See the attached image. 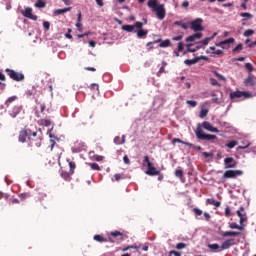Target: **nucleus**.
<instances>
[{"instance_id":"c85d7f7f","label":"nucleus","mask_w":256,"mask_h":256,"mask_svg":"<svg viewBox=\"0 0 256 256\" xmlns=\"http://www.w3.org/2000/svg\"><path fill=\"white\" fill-rule=\"evenodd\" d=\"M213 37L205 38L204 40L199 42V45H209V41H211Z\"/></svg>"},{"instance_id":"72a5a7b5","label":"nucleus","mask_w":256,"mask_h":256,"mask_svg":"<svg viewBox=\"0 0 256 256\" xmlns=\"http://www.w3.org/2000/svg\"><path fill=\"white\" fill-rule=\"evenodd\" d=\"M210 84L213 85V87H219V82L215 78H210Z\"/></svg>"},{"instance_id":"423d86ee","label":"nucleus","mask_w":256,"mask_h":256,"mask_svg":"<svg viewBox=\"0 0 256 256\" xmlns=\"http://www.w3.org/2000/svg\"><path fill=\"white\" fill-rule=\"evenodd\" d=\"M21 13L24 17H27V19H32V21H37L38 19L37 15H33V9L31 7L25 8Z\"/></svg>"},{"instance_id":"0eeeda50","label":"nucleus","mask_w":256,"mask_h":256,"mask_svg":"<svg viewBox=\"0 0 256 256\" xmlns=\"http://www.w3.org/2000/svg\"><path fill=\"white\" fill-rule=\"evenodd\" d=\"M225 169H235L237 167V162L233 159V157H228L224 159Z\"/></svg>"},{"instance_id":"2eb2a0df","label":"nucleus","mask_w":256,"mask_h":256,"mask_svg":"<svg viewBox=\"0 0 256 256\" xmlns=\"http://www.w3.org/2000/svg\"><path fill=\"white\" fill-rule=\"evenodd\" d=\"M245 84L248 87H253V85H255V77L253 75H249L248 78L245 80Z\"/></svg>"},{"instance_id":"ea45409f","label":"nucleus","mask_w":256,"mask_h":256,"mask_svg":"<svg viewBox=\"0 0 256 256\" xmlns=\"http://www.w3.org/2000/svg\"><path fill=\"white\" fill-rule=\"evenodd\" d=\"M214 75L216 77H218V79H221L222 81H227V79L225 78V76L219 74L218 72H214Z\"/></svg>"},{"instance_id":"58836bf2","label":"nucleus","mask_w":256,"mask_h":256,"mask_svg":"<svg viewBox=\"0 0 256 256\" xmlns=\"http://www.w3.org/2000/svg\"><path fill=\"white\" fill-rule=\"evenodd\" d=\"M207 113H209L207 110L202 109L200 112L201 119H204V117H207Z\"/></svg>"},{"instance_id":"39448f33","label":"nucleus","mask_w":256,"mask_h":256,"mask_svg":"<svg viewBox=\"0 0 256 256\" xmlns=\"http://www.w3.org/2000/svg\"><path fill=\"white\" fill-rule=\"evenodd\" d=\"M10 79H13L14 81H23L25 79V76L21 73L16 72L15 70H9L6 69Z\"/></svg>"},{"instance_id":"ddd939ff","label":"nucleus","mask_w":256,"mask_h":256,"mask_svg":"<svg viewBox=\"0 0 256 256\" xmlns=\"http://www.w3.org/2000/svg\"><path fill=\"white\" fill-rule=\"evenodd\" d=\"M241 97H245V92L236 91L230 93V99H241Z\"/></svg>"},{"instance_id":"f3484780","label":"nucleus","mask_w":256,"mask_h":256,"mask_svg":"<svg viewBox=\"0 0 256 256\" xmlns=\"http://www.w3.org/2000/svg\"><path fill=\"white\" fill-rule=\"evenodd\" d=\"M208 248L211 249L212 251H216L217 253L223 251L219 244H210L208 245Z\"/></svg>"},{"instance_id":"79ce46f5","label":"nucleus","mask_w":256,"mask_h":256,"mask_svg":"<svg viewBox=\"0 0 256 256\" xmlns=\"http://www.w3.org/2000/svg\"><path fill=\"white\" fill-rule=\"evenodd\" d=\"M135 27L136 29H139V30L143 29V22H136L134 28Z\"/></svg>"},{"instance_id":"9d476101","label":"nucleus","mask_w":256,"mask_h":256,"mask_svg":"<svg viewBox=\"0 0 256 256\" xmlns=\"http://www.w3.org/2000/svg\"><path fill=\"white\" fill-rule=\"evenodd\" d=\"M233 245H235V239H228L222 243L221 249L223 251L225 249H229V247H233Z\"/></svg>"},{"instance_id":"864d4df0","label":"nucleus","mask_w":256,"mask_h":256,"mask_svg":"<svg viewBox=\"0 0 256 256\" xmlns=\"http://www.w3.org/2000/svg\"><path fill=\"white\" fill-rule=\"evenodd\" d=\"M212 55H223V50H216L212 52Z\"/></svg>"},{"instance_id":"603ef678","label":"nucleus","mask_w":256,"mask_h":256,"mask_svg":"<svg viewBox=\"0 0 256 256\" xmlns=\"http://www.w3.org/2000/svg\"><path fill=\"white\" fill-rule=\"evenodd\" d=\"M123 161H124V163H125L126 165H129V164L131 163V161L129 160V157H127V156H124V157H123Z\"/></svg>"},{"instance_id":"4c0bfd02","label":"nucleus","mask_w":256,"mask_h":256,"mask_svg":"<svg viewBox=\"0 0 256 256\" xmlns=\"http://www.w3.org/2000/svg\"><path fill=\"white\" fill-rule=\"evenodd\" d=\"M43 27L45 31H49V28L51 27V24L48 21L43 22Z\"/></svg>"},{"instance_id":"4d7b16f0","label":"nucleus","mask_w":256,"mask_h":256,"mask_svg":"<svg viewBox=\"0 0 256 256\" xmlns=\"http://www.w3.org/2000/svg\"><path fill=\"white\" fill-rule=\"evenodd\" d=\"M202 155L204 156V157H213V153H209V152H203L202 153Z\"/></svg>"},{"instance_id":"49530a36","label":"nucleus","mask_w":256,"mask_h":256,"mask_svg":"<svg viewBox=\"0 0 256 256\" xmlns=\"http://www.w3.org/2000/svg\"><path fill=\"white\" fill-rule=\"evenodd\" d=\"M69 167H70L71 173H73V171H75V162H69Z\"/></svg>"},{"instance_id":"6e6552de","label":"nucleus","mask_w":256,"mask_h":256,"mask_svg":"<svg viewBox=\"0 0 256 256\" xmlns=\"http://www.w3.org/2000/svg\"><path fill=\"white\" fill-rule=\"evenodd\" d=\"M146 175H150V176L159 175V171L157 168H155V166H153V164L148 163Z\"/></svg>"},{"instance_id":"dca6fc26","label":"nucleus","mask_w":256,"mask_h":256,"mask_svg":"<svg viewBox=\"0 0 256 256\" xmlns=\"http://www.w3.org/2000/svg\"><path fill=\"white\" fill-rule=\"evenodd\" d=\"M175 143H181L182 145H187L188 147H193V144L189 143V142H185L179 138H174L172 140V144L175 145Z\"/></svg>"},{"instance_id":"f257e3e1","label":"nucleus","mask_w":256,"mask_h":256,"mask_svg":"<svg viewBox=\"0 0 256 256\" xmlns=\"http://www.w3.org/2000/svg\"><path fill=\"white\" fill-rule=\"evenodd\" d=\"M147 5L152 9L153 13H156L158 19H165V5L159 4L157 0H148Z\"/></svg>"},{"instance_id":"4be33fe9","label":"nucleus","mask_w":256,"mask_h":256,"mask_svg":"<svg viewBox=\"0 0 256 256\" xmlns=\"http://www.w3.org/2000/svg\"><path fill=\"white\" fill-rule=\"evenodd\" d=\"M27 131H21L19 134V141L21 143H25V139H27Z\"/></svg>"},{"instance_id":"c03bdc74","label":"nucleus","mask_w":256,"mask_h":256,"mask_svg":"<svg viewBox=\"0 0 256 256\" xmlns=\"http://www.w3.org/2000/svg\"><path fill=\"white\" fill-rule=\"evenodd\" d=\"M243 50V44H238L235 48H234V52L235 51H242Z\"/></svg>"},{"instance_id":"37998d69","label":"nucleus","mask_w":256,"mask_h":256,"mask_svg":"<svg viewBox=\"0 0 256 256\" xmlns=\"http://www.w3.org/2000/svg\"><path fill=\"white\" fill-rule=\"evenodd\" d=\"M91 33H92L91 31H88V32H86V33H84V34H79V35H78V38H79V39H83V37H87L88 35H91Z\"/></svg>"},{"instance_id":"09e8293b","label":"nucleus","mask_w":256,"mask_h":256,"mask_svg":"<svg viewBox=\"0 0 256 256\" xmlns=\"http://www.w3.org/2000/svg\"><path fill=\"white\" fill-rule=\"evenodd\" d=\"M183 49H185V45L183 44V42H180L178 44V51H183Z\"/></svg>"},{"instance_id":"20e7f679","label":"nucleus","mask_w":256,"mask_h":256,"mask_svg":"<svg viewBox=\"0 0 256 256\" xmlns=\"http://www.w3.org/2000/svg\"><path fill=\"white\" fill-rule=\"evenodd\" d=\"M190 29L192 31H205V28L203 27V19L197 18L194 21L190 22Z\"/></svg>"},{"instance_id":"7ed1b4c3","label":"nucleus","mask_w":256,"mask_h":256,"mask_svg":"<svg viewBox=\"0 0 256 256\" xmlns=\"http://www.w3.org/2000/svg\"><path fill=\"white\" fill-rule=\"evenodd\" d=\"M241 175H243V170H227L224 172L222 179H236Z\"/></svg>"},{"instance_id":"5fc2aeb1","label":"nucleus","mask_w":256,"mask_h":256,"mask_svg":"<svg viewBox=\"0 0 256 256\" xmlns=\"http://www.w3.org/2000/svg\"><path fill=\"white\" fill-rule=\"evenodd\" d=\"M119 235H121V232L119 231L111 232L112 237H119Z\"/></svg>"},{"instance_id":"9b49d317","label":"nucleus","mask_w":256,"mask_h":256,"mask_svg":"<svg viewBox=\"0 0 256 256\" xmlns=\"http://www.w3.org/2000/svg\"><path fill=\"white\" fill-rule=\"evenodd\" d=\"M203 127L206 129V131H210V133H219V129L213 127V125H211L209 122H203Z\"/></svg>"},{"instance_id":"0e129e2a","label":"nucleus","mask_w":256,"mask_h":256,"mask_svg":"<svg viewBox=\"0 0 256 256\" xmlns=\"http://www.w3.org/2000/svg\"><path fill=\"white\" fill-rule=\"evenodd\" d=\"M144 162L147 163V166H149V163H151V161H149V156L144 157Z\"/></svg>"},{"instance_id":"bb28decb","label":"nucleus","mask_w":256,"mask_h":256,"mask_svg":"<svg viewBox=\"0 0 256 256\" xmlns=\"http://www.w3.org/2000/svg\"><path fill=\"white\" fill-rule=\"evenodd\" d=\"M229 227L230 229H239L240 231H243V227L239 226L237 223H231Z\"/></svg>"},{"instance_id":"680f3d73","label":"nucleus","mask_w":256,"mask_h":256,"mask_svg":"<svg viewBox=\"0 0 256 256\" xmlns=\"http://www.w3.org/2000/svg\"><path fill=\"white\" fill-rule=\"evenodd\" d=\"M182 7H183L184 9H187V7H189V1H184V2L182 3Z\"/></svg>"},{"instance_id":"3c124183","label":"nucleus","mask_w":256,"mask_h":256,"mask_svg":"<svg viewBox=\"0 0 256 256\" xmlns=\"http://www.w3.org/2000/svg\"><path fill=\"white\" fill-rule=\"evenodd\" d=\"M181 39H183V35H179V36L173 37L172 41H181Z\"/></svg>"},{"instance_id":"8fccbe9b","label":"nucleus","mask_w":256,"mask_h":256,"mask_svg":"<svg viewBox=\"0 0 256 256\" xmlns=\"http://www.w3.org/2000/svg\"><path fill=\"white\" fill-rule=\"evenodd\" d=\"M76 27L78 31H83V24H81V22H77Z\"/></svg>"},{"instance_id":"393cba45","label":"nucleus","mask_w":256,"mask_h":256,"mask_svg":"<svg viewBox=\"0 0 256 256\" xmlns=\"http://www.w3.org/2000/svg\"><path fill=\"white\" fill-rule=\"evenodd\" d=\"M231 43H235V38H229L227 40L221 41V45L225 47V45H231Z\"/></svg>"},{"instance_id":"bf43d9fd","label":"nucleus","mask_w":256,"mask_h":256,"mask_svg":"<svg viewBox=\"0 0 256 256\" xmlns=\"http://www.w3.org/2000/svg\"><path fill=\"white\" fill-rule=\"evenodd\" d=\"M194 213H196L197 215H203V211L199 210V208L194 209Z\"/></svg>"},{"instance_id":"a211bd4d","label":"nucleus","mask_w":256,"mask_h":256,"mask_svg":"<svg viewBox=\"0 0 256 256\" xmlns=\"http://www.w3.org/2000/svg\"><path fill=\"white\" fill-rule=\"evenodd\" d=\"M71 11V7L63 8V9H57L54 11V15H63V13H67Z\"/></svg>"},{"instance_id":"aec40b11","label":"nucleus","mask_w":256,"mask_h":256,"mask_svg":"<svg viewBox=\"0 0 256 256\" xmlns=\"http://www.w3.org/2000/svg\"><path fill=\"white\" fill-rule=\"evenodd\" d=\"M185 65L191 66L199 63V58H194V59H187L184 61Z\"/></svg>"},{"instance_id":"4468645a","label":"nucleus","mask_w":256,"mask_h":256,"mask_svg":"<svg viewBox=\"0 0 256 256\" xmlns=\"http://www.w3.org/2000/svg\"><path fill=\"white\" fill-rule=\"evenodd\" d=\"M222 237H238V235H241V232H235V231H226L221 233Z\"/></svg>"},{"instance_id":"b1692460","label":"nucleus","mask_w":256,"mask_h":256,"mask_svg":"<svg viewBox=\"0 0 256 256\" xmlns=\"http://www.w3.org/2000/svg\"><path fill=\"white\" fill-rule=\"evenodd\" d=\"M46 5L47 3H45V1L38 0L37 3L35 4V7H37L38 9H43L46 7Z\"/></svg>"},{"instance_id":"f03ea898","label":"nucleus","mask_w":256,"mask_h":256,"mask_svg":"<svg viewBox=\"0 0 256 256\" xmlns=\"http://www.w3.org/2000/svg\"><path fill=\"white\" fill-rule=\"evenodd\" d=\"M195 133H196V137L198 139H201L202 141H213L214 139H217V136L215 135L205 134L204 131L201 129V127H198Z\"/></svg>"},{"instance_id":"2f4dec72","label":"nucleus","mask_w":256,"mask_h":256,"mask_svg":"<svg viewBox=\"0 0 256 256\" xmlns=\"http://www.w3.org/2000/svg\"><path fill=\"white\" fill-rule=\"evenodd\" d=\"M240 17H246V19H252L253 15H251V13L249 12H243L240 14Z\"/></svg>"},{"instance_id":"473e14b6","label":"nucleus","mask_w":256,"mask_h":256,"mask_svg":"<svg viewBox=\"0 0 256 256\" xmlns=\"http://www.w3.org/2000/svg\"><path fill=\"white\" fill-rule=\"evenodd\" d=\"M245 68L247 69V71H249V73L253 72V70H254L253 64H251V63H246Z\"/></svg>"},{"instance_id":"a878e982","label":"nucleus","mask_w":256,"mask_h":256,"mask_svg":"<svg viewBox=\"0 0 256 256\" xmlns=\"http://www.w3.org/2000/svg\"><path fill=\"white\" fill-rule=\"evenodd\" d=\"M237 141L236 140H232L231 142L226 144V147H228V149H233L235 146H237Z\"/></svg>"},{"instance_id":"052dcab7","label":"nucleus","mask_w":256,"mask_h":256,"mask_svg":"<svg viewBox=\"0 0 256 256\" xmlns=\"http://www.w3.org/2000/svg\"><path fill=\"white\" fill-rule=\"evenodd\" d=\"M45 127H51V120H44Z\"/></svg>"},{"instance_id":"c756f323","label":"nucleus","mask_w":256,"mask_h":256,"mask_svg":"<svg viewBox=\"0 0 256 256\" xmlns=\"http://www.w3.org/2000/svg\"><path fill=\"white\" fill-rule=\"evenodd\" d=\"M171 45V40H164L160 43V47H169Z\"/></svg>"},{"instance_id":"6e6d98bb","label":"nucleus","mask_w":256,"mask_h":256,"mask_svg":"<svg viewBox=\"0 0 256 256\" xmlns=\"http://www.w3.org/2000/svg\"><path fill=\"white\" fill-rule=\"evenodd\" d=\"M189 25H191L190 23H182L181 27L182 29H189Z\"/></svg>"},{"instance_id":"a18cd8bd","label":"nucleus","mask_w":256,"mask_h":256,"mask_svg":"<svg viewBox=\"0 0 256 256\" xmlns=\"http://www.w3.org/2000/svg\"><path fill=\"white\" fill-rule=\"evenodd\" d=\"M175 175L176 177H183V170H176Z\"/></svg>"},{"instance_id":"e2e57ef3","label":"nucleus","mask_w":256,"mask_h":256,"mask_svg":"<svg viewBox=\"0 0 256 256\" xmlns=\"http://www.w3.org/2000/svg\"><path fill=\"white\" fill-rule=\"evenodd\" d=\"M251 143H247L245 146H238V149H247V147H250Z\"/></svg>"},{"instance_id":"7c9ffc66","label":"nucleus","mask_w":256,"mask_h":256,"mask_svg":"<svg viewBox=\"0 0 256 256\" xmlns=\"http://www.w3.org/2000/svg\"><path fill=\"white\" fill-rule=\"evenodd\" d=\"M94 241H98L99 243H103L105 241V238L101 235H95L94 236Z\"/></svg>"},{"instance_id":"cd10ccee","label":"nucleus","mask_w":256,"mask_h":256,"mask_svg":"<svg viewBox=\"0 0 256 256\" xmlns=\"http://www.w3.org/2000/svg\"><path fill=\"white\" fill-rule=\"evenodd\" d=\"M255 34V30L253 29H248L244 32V37H251V35Z\"/></svg>"},{"instance_id":"13d9d810","label":"nucleus","mask_w":256,"mask_h":256,"mask_svg":"<svg viewBox=\"0 0 256 256\" xmlns=\"http://www.w3.org/2000/svg\"><path fill=\"white\" fill-rule=\"evenodd\" d=\"M225 215H226V217H229V215H231V209H229V207H226Z\"/></svg>"},{"instance_id":"f8f14e48","label":"nucleus","mask_w":256,"mask_h":256,"mask_svg":"<svg viewBox=\"0 0 256 256\" xmlns=\"http://www.w3.org/2000/svg\"><path fill=\"white\" fill-rule=\"evenodd\" d=\"M203 37V33H195L186 38L187 43H193V41H197V39H201Z\"/></svg>"},{"instance_id":"e433bc0d","label":"nucleus","mask_w":256,"mask_h":256,"mask_svg":"<svg viewBox=\"0 0 256 256\" xmlns=\"http://www.w3.org/2000/svg\"><path fill=\"white\" fill-rule=\"evenodd\" d=\"M187 247V244L180 242L176 245V249H185Z\"/></svg>"},{"instance_id":"774afa93","label":"nucleus","mask_w":256,"mask_h":256,"mask_svg":"<svg viewBox=\"0 0 256 256\" xmlns=\"http://www.w3.org/2000/svg\"><path fill=\"white\" fill-rule=\"evenodd\" d=\"M89 45H90V47H95V45H97V43L92 40L89 42Z\"/></svg>"},{"instance_id":"412c9836","label":"nucleus","mask_w":256,"mask_h":256,"mask_svg":"<svg viewBox=\"0 0 256 256\" xmlns=\"http://www.w3.org/2000/svg\"><path fill=\"white\" fill-rule=\"evenodd\" d=\"M123 31H127L128 33H133L135 31V26L133 25H124L122 26Z\"/></svg>"},{"instance_id":"f704fd0d","label":"nucleus","mask_w":256,"mask_h":256,"mask_svg":"<svg viewBox=\"0 0 256 256\" xmlns=\"http://www.w3.org/2000/svg\"><path fill=\"white\" fill-rule=\"evenodd\" d=\"M90 167H91V169H94V171H99L101 169L99 167V164H97V163H91Z\"/></svg>"},{"instance_id":"1a4fd4ad","label":"nucleus","mask_w":256,"mask_h":256,"mask_svg":"<svg viewBox=\"0 0 256 256\" xmlns=\"http://www.w3.org/2000/svg\"><path fill=\"white\" fill-rule=\"evenodd\" d=\"M243 211H245V208L240 207L239 210H237V215L238 217H240V225H243V223H245V221H247V215L243 214Z\"/></svg>"},{"instance_id":"69168bd1","label":"nucleus","mask_w":256,"mask_h":256,"mask_svg":"<svg viewBox=\"0 0 256 256\" xmlns=\"http://www.w3.org/2000/svg\"><path fill=\"white\" fill-rule=\"evenodd\" d=\"M99 7H103V0H95Z\"/></svg>"},{"instance_id":"338daca9","label":"nucleus","mask_w":256,"mask_h":256,"mask_svg":"<svg viewBox=\"0 0 256 256\" xmlns=\"http://www.w3.org/2000/svg\"><path fill=\"white\" fill-rule=\"evenodd\" d=\"M115 180L121 181V174H115Z\"/></svg>"},{"instance_id":"5701e85b","label":"nucleus","mask_w":256,"mask_h":256,"mask_svg":"<svg viewBox=\"0 0 256 256\" xmlns=\"http://www.w3.org/2000/svg\"><path fill=\"white\" fill-rule=\"evenodd\" d=\"M206 201L207 203H209V205H215L216 207H221V202H217L213 198H208Z\"/></svg>"},{"instance_id":"a19ab883","label":"nucleus","mask_w":256,"mask_h":256,"mask_svg":"<svg viewBox=\"0 0 256 256\" xmlns=\"http://www.w3.org/2000/svg\"><path fill=\"white\" fill-rule=\"evenodd\" d=\"M187 105H190L191 107H196L197 106V102L193 101V100H187Z\"/></svg>"},{"instance_id":"c9c22d12","label":"nucleus","mask_w":256,"mask_h":256,"mask_svg":"<svg viewBox=\"0 0 256 256\" xmlns=\"http://www.w3.org/2000/svg\"><path fill=\"white\" fill-rule=\"evenodd\" d=\"M114 143H115L116 145H123V142H121V137H119V136H116V137L114 138Z\"/></svg>"},{"instance_id":"6ab92c4d","label":"nucleus","mask_w":256,"mask_h":256,"mask_svg":"<svg viewBox=\"0 0 256 256\" xmlns=\"http://www.w3.org/2000/svg\"><path fill=\"white\" fill-rule=\"evenodd\" d=\"M147 33H149V31L140 29L137 31V38L143 39V37H146Z\"/></svg>"},{"instance_id":"de8ad7c7","label":"nucleus","mask_w":256,"mask_h":256,"mask_svg":"<svg viewBox=\"0 0 256 256\" xmlns=\"http://www.w3.org/2000/svg\"><path fill=\"white\" fill-rule=\"evenodd\" d=\"M171 255L181 256V253H179V252H177L175 250H172V251L169 252V256H171Z\"/></svg>"}]
</instances>
